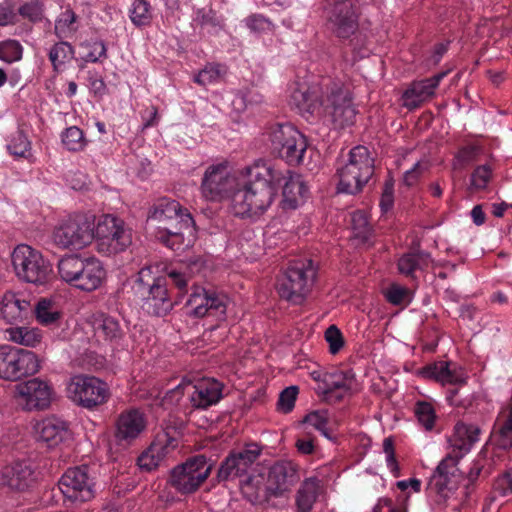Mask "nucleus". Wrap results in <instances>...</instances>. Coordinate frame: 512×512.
I'll return each mask as SVG.
<instances>
[{
	"instance_id": "53",
	"label": "nucleus",
	"mask_w": 512,
	"mask_h": 512,
	"mask_svg": "<svg viewBox=\"0 0 512 512\" xmlns=\"http://www.w3.org/2000/svg\"><path fill=\"white\" fill-rule=\"evenodd\" d=\"M492 176L489 165L477 166L471 174V187L476 190L485 189Z\"/></svg>"
},
{
	"instance_id": "58",
	"label": "nucleus",
	"mask_w": 512,
	"mask_h": 512,
	"mask_svg": "<svg viewBox=\"0 0 512 512\" xmlns=\"http://www.w3.org/2000/svg\"><path fill=\"white\" fill-rule=\"evenodd\" d=\"M220 77V69L218 65H209L202 69L194 78L195 82L200 85H207L216 81Z\"/></svg>"
},
{
	"instance_id": "51",
	"label": "nucleus",
	"mask_w": 512,
	"mask_h": 512,
	"mask_svg": "<svg viewBox=\"0 0 512 512\" xmlns=\"http://www.w3.org/2000/svg\"><path fill=\"white\" fill-rule=\"evenodd\" d=\"M18 14L30 22H39L43 18V4L38 0L26 2L18 8Z\"/></svg>"
},
{
	"instance_id": "40",
	"label": "nucleus",
	"mask_w": 512,
	"mask_h": 512,
	"mask_svg": "<svg viewBox=\"0 0 512 512\" xmlns=\"http://www.w3.org/2000/svg\"><path fill=\"white\" fill-rule=\"evenodd\" d=\"M9 339L17 344L34 347L40 343L41 335L37 330L28 329L26 327H15L6 330Z\"/></svg>"
},
{
	"instance_id": "63",
	"label": "nucleus",
	"mask_w": 512,
	"mask_h": 512,
	"mask_svg": "<svg viewBox=\"0 0 512 512\" xmlns=\"http://www.w3.org/2000/svg\"><path fill=\"white\" fill-rule=\"evenodd\" d=\"M77 19L76 14L73 10L67 9L55 24V32L60 37L59 32H65L66 28H69Z\"/></svg>"
},
{
	"instance_id": "55",
	"label": "nucleus",
	"mask_w": 512,
	"mask_h": 512,
	"mask_svg": "<svg viewBox=\"0 0 512 512\" xmlns=\"http://www.w3.org/2000/svg\"><path fill=\"white\" fill-rule=\"evenodd\" d=\"M429 168L430 164L428 161H418L410 170L405 172L403 177L404 184L408 187L413 186Z\"/></svg>"
},
{
	"instance_id": "31",
	"label": "nucleus",
	"mask_w": 512,
	"mask_h": 512,
	"mask_svg": "<svg viewBox=\"0 0 512 512\" xmlns=\"http://www.w3.org/2000/svg\"><path fill=\"white\" fill-rule=\"evenodd\" d=\"M132 243L131 230L125 227L124 221L121 219V225H118L109 238L100 241L98 248L102 252L108 254H117L124 251Z\"/></svg>"
},
{
	"instance_id": "50",
	"label": "nucleus",
	"mask_w": 512,
	"mask_h": 512,
	"mask_svg": "<svg viewBox=\"0 0 512 512\" xmlns=\"http://www.w3.org/2000/svg\"><path fill=\"white\" fill-rule=\"evenodd\" d=\"M303 423L310 424L317 430H319L325 437L331 438V435L329 431L327 430V423H328V411L327 410H317L312 411L309 414H307L304 419Z\"/></svg>"
},
{
	"instance_id": "46",
	"label": "nucleus",
	"mask_w": 512,
	"mask_h": 512,
	"mask_svg": "<svg viewBox=\"0 0 512 512\" xmlns=\"http://www.w3.org/2000/svg\"><path fill=\"white\" fill-rule=\"evenodd\" d=\"M130 18L137 26L149 24L151 20L150 4L146 0H134Z\"/></svg>"
},
{
	"instance_id": "21",
	"label": "nucleus",
	"mask_w": 512,
	"mask_h": 512,
	"mask_svg": "<svg viewBox=\"0 0 512 512\" xmlns=\"http://www.w3.org/2000/svg\"><path fill=\"white\" fill-rule=\"evenodd\" d=\"M297 469L292 462L278 461L268 472L265 491L273 497H281L298 482Z\"/></svg>"
},
{
	"instance_id": "35",
	"label": "nucleus",
	"mask_w": 512,
	"mask_h": 512,
	"mask_svg": "<svg viewBox=\"0 0 512 512\" xmlns=\"http://www.w3.org/2000/svg\"><path fill=\"white\" fill-rule=\"evenodd\" d=\"M430 257V253L419 249L406 253L398 261V270L401 274L413 277L417 269L422 270L428 266Z\"/></svg>"
},
{
	"instance_id": "64",
	"label": "nucleus",
	"mask_w": 512,
	"mask_h": 512,
	"mask_svg": "<svg viewBox=\"0 0 512 512\" xmlns=\"http://www.w3.org/2000/svg\"><path fill=\"white\" fill-rule=\"evenodd\" d=\"M407 290L398 285H392L386 292L387 300L393 305H399L404 301Z\"/></svg>"
},
{
	"instance_id": "54",
	"label": "nucleus",
	"mask_w": 512,
	"mask_h": 512,
	"mask_svg": "<svg viewBox=\"0 0 512 512\" xmlns=\"http://www.w3.org/2000/svg\"><path fill=\"white\" fill-rule=\"evenodd\" d=\"M325 339L329 344V351L331 354H337L344 346L343 335L335 325H330L326 329Z\"/></svg>"
},
{
	"instance_id": "9",
	"label": "nucleus",
	"mask_w": 512,
	"mask_h": 512,
	"mask_svg": "<svg viewBox=\"0 0 512 512\" xmlns=\"http://www.w3.org/2000/svg\"><path fill=\"white\" fill-rule=\"evenodd\" d=\"M269 138L274 154L289 165L296 166L302 163L307 149V140L291 124H276L270 128Z\"/></svg>"
},
{
	"instance_id": "34",
	"label": "nucleus",
	"mask_w": 512,
	"mask_h": 512,
	"mask_svg": "<svg viewBox=\"0 0 512 512\" xmlns=\"http://www.w3.org/2000/svg\"><path fill=\"white\" fill-rule=\"evenodd\" d=\"M493 437L499 448L506 450L512 447V406L497 418Z\"/></svg>"
},
{
	"instance_id": "33",
	"label": "nucleus",
	"mask_w": 512,
	"mask_h": 512,
	"mask_svg": "<svg viewBox=\"0 0 512 512\" xmlns=\"http://www.w3.org/2000/svg\"><path fill=\"white\" fill-rule=\"evenodd\" d=\"M290 102L300 112L313 113L320 106V96L315 88L311 90L306 84H300L293 90Z\"/></svg>"
},
{
	"instance_id": "25",
	"label": "nucleus",
	"mask_w": 512,
	"mask_h": 512,
	"mask_svg": "<svg viewBox=\"0 0 512 512\" xmlns=\"http://www.w3.org/2000/svg\"><path fill=\"white\" fill-rule=\"evenodd\" d=\"M35 429L38 441L48 448L56 447L68 437L67 423L57 417L45 418L37 423Z\"/></svg>"
},
{
	"instance_id": "61",
	"label": "nucleus",
	"mask_w": 512,
	"mask_h": 512,
	"mask_svg": "<svg viewBox=\"0 0 512 512\" xmlns=\"http://www.w3.org/2000/svg\"><path fill=\"white\" fill-rule=\"evenodd\" d=\"M480 153V148L476 145H468L462 147L457 155L456 160L460 165H466L476 160L478 154Z\"/></svg>"
},
{
	"instance_id": "23",
	"label": "nucleus",
	"mask_w": 512,
	"mask_h": 512,
	"mask_svg": "<svg viewBox=\"0 0 512 512\" xmlns=\"http://www.w3.org/2000/svg\"><path fill=\"white\" fill-rule=\"evenodd\" d=\"M79 270L72 286L86 292L98 289L106 276L102 263L95 257L84 258Z\"/></svg>"
},
{
	"instance_id": "48",
	"label": "nucleus",
	"mask_w": 512,
	"mask_h": 512,
	"mask_svg": "<svg viewBox=\"0 0 512 512\" xmlns=\"http://www.w3.org/2000/svg\"><path fill=\"white\" fill-rule=\"evenodd\" d=\"M23 48L16 40H7L0 43V59L12 63L22 58Z\"/></svg>"
},
{
	"instance_id": "30",
	"label": "nucleus",
	"mask_w": 512,
	"mask_h": 512,
	"mask_svg": "<svg viewBox=\"0 0 512 512\" xmlns=\"http://www.w3.org/2000/svg\"><path fill=\"white\" fill-rule=\"evenodd\" d=\"M353 379L354 374L351 371L325 376L323 385L319 386L318 392L323 395V400L331 402L335 392H349L351 390Z\"/></svg>"
},
{
	"instance_id": "13",
	"label": "nucleus",
	"mask_w": 512,
	"mask_h": 512,
	"mask_svg": "<svg viewBox=\"0 0 512 512\" xmlns=\"http://www.w3.org/2000/svg\"><path fill=\"white\" fill-rule=\"evenodd\" d=\"M184 394L189 395L193 407L205 409L222 398V385L214 379H203L195 384L191 381H183L167 393L172 398L176 397L177 401Z\"/></svg>"
},
{
	"instance_id": "52",
	"label": "nucleus",
	"mask_w": 512,
	"mask_h": 512,
	"mask_svg": "<svg viewBox=\"0 0 512 512\" xmlns=\"http://www.w3.org/2000/svg\"><path fill=\"white\" fill-rule=\"evenodd\" d=\"M298 392L299 389L297 386H289L282 390L277 402L278 410L283 413L291 412L295 406Z\"/></svg>"
},
{
	"instance_id": "36",
	"label": "nucleus",
	"mask_w": 512,
	"mask_h": 512,
	"mask_svg": "<svg viewBox=\"0 0 512 512\" xmlns=\"http://www.w3.org/2000/svg\"><path fill=\"white\" fill-rule=\"evenodd\" d=\"M320 480L316 477L306 479L296 495V505L298 512H309L317 498V491Z\"/></svg>"
},
{
	"instance_id": "41",
	"label": "nucleus",
	"mask_w": 512,
	"mask_h": 512,
	"mask_svg": "<svg viewBox=\"0 0 512 512\" xmlns=\"http://www.w3.org/2000/svg\"><path fill=\"white\" fill-rule=\"evenodd\" d=\"M175 440L172 439L166 446L160 447L159 444H152L151 447L143 452L137 459V464L141 469L146 471H151L155 469L159 465L160 461V451H164L168 448L169 445L175 447L173 444Z\"/></svg>"
},
{
	"instance_id": "43",
	"label": "nucleus",
	"mask_w": 512,
	"mask_h": 512,
	"mask_svg": "<svg viewBox=\"0 0 512 512\" xmlns=\"http://www.w3.org/2000/svg\"><path fill=\"white\" fill-rule=\"evenodd\" d=\"M32 311L37 320L44 325L56 322L60 316L59 312L52 310V301L46 298L40 299Z\"/></svg>"
},
{
	"instance_id": "3",
	"label": "nucleus",
	"mask_w": 512,
	"mask_h": 512,
	"mask_svg": "<svg viewBox=\"0 0 512 512\" xmlns=\"http://www.w3.org/2000/svg\"><path fill=\"white\" fill-rule=\"evenodd\" d=\"M136 293L142 301V309L149 315L162 317L167 315L174 306L168 290V279L154 276L151 267H143L135 280Z\"/></svg>"
},
{
	"instance_id": "26",
	"label": "nucleus",
	"mask_w": 512,
	"mask_h": 512,
	"mask_svg": "<svg viewBox=\"0 0 512 512\" xmlns=\"http://www.w3.org/2000/svg\"><path fill=\"white\" fill-rule=\"evenodd\" d=\"M32 312L29 301L13 292H6L0 302V315L8 323L21 322Z\"/></svg>"
},
{
	"instance_id": "1",
	"label": "nucleus",
	"mask_w": 512,
	"mask_h": 512,
	"mask_svg": "<svg viewBox=\"0 0 512 512\" xmlns=\"http://www.w3.org/2000/svg\"><path fill=\"white\" fill-rule=\"evenodd\" d=\"M284 179L283 171L266 163L247 168V179L231 195V210L235 216L246 217L264 212L273 202Z\"/></svg>"
},
{
	"instance_id": "8",
	"label": "nucleus",
	"mask_w": 512,
	"mask_h": 512,
	"mask_svg": "<svg viewBox=\"0 0 512 512\" xmlns=\"http://www.w3.org/2000/svg\"><path fill=\"white\" fill-rule=\"evenodd\" d=\"M52 239L62 249H83L94 239V217L85 214L68 217L54 228Z\"/></svg>"
},
{
	"instance_id": "17",
	"label": "nucleus",
	"mask_w": 512,
	"mask_h": 512,
	"mask_svg": "<svg viewBox=\"0 0 512 512\" xmlns=\"http://www.w3.org/2000/svg\"><path fill=\"white\" fill-rule=\"evenodd\" d=\"M239 185V181L231 176L227 166L219 164L210 166L203 177L201 189L205 198L209 200H218L229 197Z\"/></svg>"
},
{
	"instance_id": "14",
	"label": "nucleus",
	"mask_w": 512,
	"mask_h": 512,
	"mask_svg": "<svg viewBox=\"0 0 512 512\" xmlns=\"http://www.w3.org/2000/svg\"><path fill=\"white\" fill-rule=\"evenodd\" d=\"M326 18L331 31L341 39H348L358 29V16L352 0H326Z\"/></svg>"
},
{
	"instance_id": "56",
	"label": "nucleus",
	"mask_w": 512,
	"mask_h": 512,
	"mask_svg": "<svg viewBox=\"0 0 512 512\" xmlns=\"http://www.w3.org/2000/svg\"><path fill=\"white\" fill-rule=\"evenodd\" d=\"M265 488L266 485L264 484L263 477L261 475L247 477L243 485L244 492L254 494L256 498L260 497L262 493L264 496H270L265 491Z\"/></svg>"
},
{
	"instance_id": "29",
	"label": "nucleus",
	"mask_w": 512,
	"mask_h": 512,
	"mask_svg": "<svg viewBox=\"0 0 512 512\" xmlns=\"http://www.w3.org/2000/svg\"><path fill=\"white\" fill-rule=\"evenodd\" d=\"M461 457L458 454L454 456L449 454L439 463L433 475L435 479H438L436 485L439 490L452 489L457 485L461 477L457 462Z\"/></svg>"
},
{
	"instance_id": "38",
	"label": "nucleus",
	"mask_w": 512,
	"mask_h": 512,
	"mask_svg": "<svg viewBox=\"0 0 512 512\" xmlns=\"http://www.w3.org/2000/svg\"><path fill=\"white\" fill-rule=\"evenodd\" d=\"M84 258L79 255H69L61 258L58 262V273L60 278L66 283L72 285L76 276L80 272Z\"/></svg>"
},
{
	"instance_id": "6",
	"label": "nucleus",
	"mask_w": 512,
	"mask_h": 512,
	"mask_svg": "<svg viewBox=\"0 0 512 512\" xmlns=\"http://www.w3.org/2000/svg\"><path fill=\"white\" fill-rule=\"evenodd\" d=\"M320 106L324 116L335 129H343L355 122L357 111L350 89L341 83L329 82L320 95Z\"/></svg>"
},
{
	"instance_id": "44",
	"label": "nucleus",
	"mask_w": 512,
	"mask_h": 512,
	"mask_svg": "<svg viewBox=\"0 0 512 512\" xmlns=\"http://www.w3.org/2000/svg\"><path fill=\"white\" fill-rule=\"evenodd\" d=\"M118 225H121V219L117 218L113 215H104L98 222V224L94 225V238L97 239L98 245L100 241L109 238V234L114 231Z\"/></svg>"
},
{
	"instance_id": "57",
	"label": "nucleus",
	"mask_w": 512,
	"mask_h": 512,
	"mask_svg": "<svg viewBox=\"0 0 512 512\" xmlns=\"http://www.w3.org/2000/svg\"><path fill=\"white\" fill-rule=\"evenodd\" d=\"M247 27L254 33H264L272 30V23L264 16L254 14L246 19Z\"/></svg>"
},
{
	"instance_id": "62",
	"label": "nucleus",
	"mask_w": 512,
	"mask_h": 512,
	"mask_svg": "<svg viewBox=\"0 0 512 512\" xmlns=\"http://www.w3.org/2000/svg\"><path fill=\"white\" fill-rule=\"evenodd\" d=\"M91 50L85 55L87 62H97L100 58L106 57V47L102 41H96L88 45Z\"/></svg>"
},
{
	"instance_id": "2",
	"label": "nucleus",
	"mask_w": 512,
	"mask_h": 512,
	"mask_svg": "<svg viewBox=\"0 0 512 512\" xmlns=\"http://www.w3.org/2000/svg\"><path fill=\"white\" fill-rule=\"evenodd\" d=\"M158 222L155 237L173 251H183L195 240V222L187 209L175 200H161L149 214Z\"/></svg>"
},
{
	"instance_id": "12",
	"label": "nucleus",
	"mask_w": 512,
	"mask_h": 512,
	"mask_svg": "<svg viewBox=\"0 0 512 512\" xmlns=\"http://www.w3.org/2000/svg\"><path fill=\"white\" fill-rule=\"evenodd\" d=\"M67 394L73 402L88 409L102 405L109 397L106 383L87 375L72 377L67 386Z\"/></svg>"
},
{
	"instance_id": "10",
	"label": "nucleus",
	"mask_w": 512,
	"mask_h": 512,
	"mask_svg": "<svg viewBox=\"0 0 512 512\" xmlns=\"http://www.w3.org/2000/svg\"><path fill=\"white\" fill-rule=\"evenodd\" d=\"M39 368V359L34 352L10 345L0 346L1 379L17 381L37 373Z\"/></svg>"
},
{
	"instance_id": "60",
	"label": "nucleus",
	"mask_w": 512,
	"mask_h": 512,
	"mask_svg": "<svg viewBox=\"0 0 512 512\" xmlns=\"http://www.w3.org/2000/svg\"><path fill=\"white\" fill-rule=\"evenodd\" d=\"M18 20V14L11 3H0V26L15 25Z\"/></svg>"
},
{
	"instance_id": "4",
	"label": "nucleus",
	"mask_w": 512,
	"mask_h": 512,
	"mask_svg": "<svg viewBox=\"0 0 512 512\" xmlns=\"http://www.w3.org/2000/svg\"><path fill=\"white\" fill-rule=\"evenodd\" d=\"M316 275L317 268L311 259L303 258L291 261L278 279L279 296L293 304H301L311 291Z\"/></svg>"
},
{
	"instance_id": "7",
	"label": "nucleus",
	"mask_w": 512,
	"mask_h": 512,
	"mask_svg": "<svg viewBox=\"0 0 512 512\" xmlns=\"http://www.w3.org/2000/svg\"><path fill=\"white\" fill-rule=\"evenodd\" d=\"M14 272L20 281L45 285L53 277V267L49 260L28 245H18L11 255Z\"/></svg>"
},
{
	"instance_id": "49",
	"label": "nucleus",
	"mask_w": 512,
	"mask_h": 512,
	"mask_svg": "<svg viewBox=\"0 0 512 512\" xmlns=\"http://www.w3.org/2000/svg\"><path fill=\"white\" fill-rule=\"evenodd\" d=\"M415 415L426 430H431L436 419L435 410L428 402H418L415 406Z\"/></svg>"
},
{
	"instance_id": "5",
	"label": "nucleus",
	"mask_w": 512,
	"mask_h": 512,
	"mask_svg": "<svg viewBox=\"0 0 512 512\" xmlns=\"http://www.w3.org/2000/svg\"><path fill=\"white\" fill-rule=\"evenodd\" d=\"M374 174V159L365 146H356L348 154L347 163L337 169L338 191L356 195Z\"/></svg>"
},
{
	"instance_id": "39",
	"label": "nucleus",
	"mask_w": 512,
	"mask_h": 512,
	"mask_svg": "<svg viewBox=\"0 0 512 512\" xmlns=\"http://www.w3.org/2000/svg\"><path fill=\"white\" fill-rule=\"evenodd\" d=\"M351 225L354 238L361 243H368L373 235V230L368 218L363 211H356L351 216Z\"/></svg>"
},
{
	"instance_id": "16",
	"label": "nucleus",
	"mask_w": 512,
	"mask_h": 512,
	"mask_svg": "<svg viewBox=\"0 0 512 512\" xmlns=\"http://www.w3.org/2000/svg\"><path fill=\"white\" fill-rule=\"evenodd\" d=\"M261 451L262 448L257 443H250L243 448L231 451L218 469V482H225L246 475L249 468L260 456Z\"/></svg>"
},
{
	"instance_id": "42",
	"label": "nucleus",
	"mask_w": 512,
	"mask_h": 512,
	"mask_svg": "<svg viewBox=\"0 0 512 512\" xmlns=\"http://www.w3.org/2000/svg\"><path fill=\"white\" fill-rule=\"evenodd\" d=\"M74 57L73 47L65 41L56 43L49 52V59L54 70L58 71L67 61Z\"/></svg>"
},
{
	"instance_id": "47",
	"label": "nucleus",
	"mask_w": 512,
	"mask_h": 512,
	"mask_svg": "<svg viewBox=\"0 0 512 512\" xmlns=\"http://www.w3.org/2000/svg\"><path fill=\"white\" fill-rule=\"evenodd\" d=\"M9 153L15 157H26L30 150V142L22 130H17L7 145Z\"/></svg>"
},
{
	"instance_id": "37",
	"label": "nucleus",
	"mask_w": 512,
	"mask_h": 512,
	"mask_svg": "<svg viewBox=\"0 0 512 512\" xmlns=\"http://www.w3.org/2000/svg\"><path fill=\"white\" fill-rule=\"evenodd\" d=\"M421 374L428 379H434L442 383H457L459 381L455 371L449 367V362L439 361L425 366Z\"/></svg>"
},
{
	"instance_id": "20",
	"label": "nucleus",
	"mask_w": 512,
	"mask_h": 512,
	"mask_svg": "<svg viewBox=\"0 0 512 512\" xmlns=\"http://www.w3.org/2000/svg\"><path fill=\"white\" fill-rule=\"evenodd\" d=\"M39 479L36 465L30 460H19L4 467L2 484L17 492L34 487Z\"/></svg>"
},
{
	"instance_id": "28",
	"label": "nucleus",
	"mask_w": 512,
	"mask_h": 512,
	"mask_svg": "<svg viewBox=\"0 0 512 512\" xmlns=\"http://www.w3.org/2000/svg\"><path fill=\"white\" fill-rule=\"evenodd\" d=\"M481 429L475 424L457 422L454 426V433L450 438V444L453 452L458 451L459 456H463L470 451L472 446L479 440Z\"/></svg>"
},
{
	"instance_id": "22",
	"label": "nucleus",
	"mask_w": 512,
	"mask_h": 512,
	"mask_svg": "<svg viewBox=\"0 0 512 512\" xmlns=\"http://www.w3.org/2000/svg\"><path fill=\"white\" fill-rule=\"evenodd\" d=\"M146 427L144 415L137 409L122 412L115 422L114 438L118 445L129 446Z\"/></svg>"
},
{
	"instance_id": "27",
	"label": "nucleus",
	"mask_w": 512,
	"mask_h": 512,
	"mask_svg": "<svg viewBox=\"0 0 512 512\" xmlns=\"http://www.w3.org/2000/svg\"><path fill=\"white\" fill-rule=\"evenodd\" d=\"M92 327L98 339L110 344H118L125 334L119 320L106 314L95 315L92 320Z\"/></svg>"
},
{
	"instance_id": "15",
	"label": "nucleus",
	"mask_w": 512,
	"mask_h": 512,
	"mask_svg": "<svg viewBox=\"0 0 512 512\" xmlns=\"http://www.w3.org/2000/svg\"><path fill=\"white\" fill-rule=\"evenodd\" d=\"M94 485L87 466L68 469L58 482L59 490L64 497L79 503L89 501L94 497Z\"/></svg>"
},
{
	"instance_id": "24",
	"label": "nucleus",
	"mask_w": 512,
	"mask_h": 512,
	"mask_svg": "<svg viewBox=\"0 0 512 512\" xmlns=\"http://www.w3.org/2000/svg\"><path fill=\"white\" fill-rule=\"evenodd\" d=\"M284 179L280 186H282V204L284 209H296L300 204L304 203L308 188L298 174H293L291 171H283Z\"/></svg>"
},
{
	"instance_id": "18",
	"label": "nucleus",
	"mask_w": 512,
	"mask_h": 512,
	"mask_svg": "<svg viewBox=\"0 0 512 512\" xmlns=\"http://www.w3.org/2000/svg\"><path fill=\"white\" fill-rule=\"evenodd\" d=\"M226 303V295L195 286L186 305L191 308L190 315L202 318L206 315L224 316Z\"/></svg>"
},
{
	"instance_id": "59",
	"label": "nucleus",
	"mask_w": 512,
	"mask_h": 512,
	"mask_svg": "<svg viewBox=\"0 0 512 512\" xmlns=\"http://www.w3.org/2000/svg\"><path fill=\"white\" fill-rule=\"evenodd\" d=\"M383 450L387 456V466L390 468V471L394 474V476L397 477L399 475V466L395 458L394 442L391 437H387L384 439Z\"/></svg>"
},
{
	"instance_id": "32",
	"label": "nucleus",
	"mask_w": 512,
	"mask_h": 512,
	"mask_svg": "<svg viewBox=\"0 0 512 512\" xmlns=\"http://www.w3.org/2000/svg\"><path fill=\"white\" fill-rule=\"evenodd\" d=\"M433 94V84H430L427 79L415 81L402 96L403 106L407 107L409 110L416 109Z\"/></svg>"
},
{
	"instance_id": "19",
	"label": "nucleus",
	"mask_w": 512,
	"mask_h": 512,
	"mask_svg": "<svg viewBox=\"0 0 512 512\" xmlns=\"http://www.w3.org/2000/svg\"><path fill=\"white\" fill-rule=\"evenodd\" d=\"M52 393V387L39 378L31 379L16 386L18 404L28 411L47 408L51 403Z\"/></svg>"
},
{
	"instance_id": "11",
	"label": "nucleus",
	"mask_w": 512,
	"mask_h": 512,
	"mask_svg": "<svg viewBox=\"0 0 512 512\" xmlns=\"http://www.w3.org/2000/svg\"><path fill=\"white\" fill-rule=\"evenodd\" d=\"M212 464L204 455H196L176 466L170 473V485L181 494L195 492L208 478Z\"/></svg>"
},
{
	"instance_id": "45",
	"label": "nucleus",
	"mask_w": 512,
	"mask_h": 512,
	"mask_svg": "<svg viewBox=\"0 0 512 512\" xmlns=\"http://www.w3.org/2000/svg\"><path fill=\"white\" fill-rule=\"evenodd\" d=\"M62 143L69 151H80L85 147L83 131L76 126H71L62 135Z\"/></svg>"
}]
</instances>
